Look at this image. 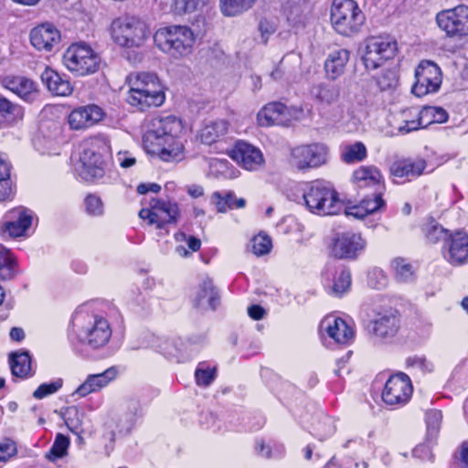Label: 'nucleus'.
I'll return each instance as SVG.
<instances>
[{
  "instance_id": "f257e3e1",
  "label": "nucleus",
  "mask_w": 468,
  "mask_h": 468,
  "mask_svg": "<svg viewBox=\"0 0 468 468\" xmlns=\"http://www.w3.org/2000/svg\"><path fill=\"white\" fill-rule=\"evenodd\" d=\"M182 132V122L174 115L153 118L144 135L145 148L163 161H180L184 158V145L179 140Z\"/></svg>"
},
{
  "instance_id": "f03ea898",
  "label": "nucleus",
  "mask_w": 468,
  "mask_h": 468,
  "mask_svg": "<svg viewBox=\"0 0 468 468\" xmlns=\"http://www.w3.org/2000/svg\"><path fill=\"white\" fill-rule=\"evenodd\" d=\"M127 82L129 90L126 101L131 106L144 112L151 107H159L164 103L165 100L164 87L156 74L132 73L128 76Z\"/></svg>"
},
{
  "instance_id": "7ed1b4c3",
  "label": "nucleus",
  "mask_w": 468,
  "mask_h": 468,
  "mask_svg": "<svg viewBox=\"0 0 468 468\" xmlns=\"http://www.w3.org/2000/svg\"><path fill=\"white\" fill-rule=\"evenodd\" d=\"M154 40L162 51L174 57H182L191 52L195 36L187 27L173 26L158 29Z\"/></svg>"
},
{
  "instance_id": "20e7f679",
  "label": "nucleus",
  "mask_w": 468,
  "mask_h": 468,
  "mask_svg": "<svg viewBox=\"0 0 468 468\" xmlns=\"http://www.w3.org/2000/svg\"><path fill=\"white\" fill-rule=\"evenodd\" d=\"M365 22V16L354 0H334L331 6V23L340 35L350 37L357 33Z\"/></svg>"
},
{
  "instance_id": "39448f33",
  "label": "nucleus",
  "mask_w": 468,
  "mask_h": 468,
  "mask_svg": "<svg viewBox=\"0 0 468 468\" xmlns=\"http://www.w3.org/2000/svg\"><path fill=\"white\" fill-rule=\"evenodd\" d=\"M112 37L122 47H141L150 36L146 23L136 16L116 18L112 23Z\"/></svg>"
},
{
  "instance_id": "423d86ee",
  "label": "nucleus",
  "mask_w": 468,
  "mask_h": 468,
  "mask_svg": "<svg viewBox=\"0 0 468 468\" xmlns=\"http://www.w3.org/2000/svg\"><path fill=\"white\" fill-rule=\"evenodd\" d=\"M62 60L69 71L79 76L95 73L101 63L99 55L83 42L71 44L64 52Z\"/></svg>"
},
{
  "instance_id": "0eeeda50",
  "label": "nucleus",
  "mask_w": 468,
  "mask_h": 468,
  "mask_svg": "<svg viewBox=\"0 0 468 468\" xmlns=\"http://www.w3.org/2000/svg\"><path fill=\"white\" fill-rule=\"evenodd\" d=\"M303 199L309 211L317 215H335L342 208L337 192L319 182L308 188Z\"/></svg>"
},
{
  "instance_id": "6e6552de",
  "label": "nucleus",
  "mask_w": 468,
  "mask_h": 468,
  "mask_svg": "<svg viewBox=\"0 0 468 468\" xmlns=\"http://www.w3.org/2000/svg\"><path fill=\"white\" fill-rule=\"evenodd\" d=\"M397 51V42L388 36H374L364 42L362 60L365 67L374 70L392 58Z\"/></svg>"
},
{
  "instance_id": "1a4fd4ad",
  "label": "nucleus",
  "mask_w": 468,
  "mask_h": 468,
  "mask_svg": "<svg viewBox=\"0 0 468 468\" xmlns=\"http://www.w3.org/2000/svg\"><path fill=\"white\" fill-rule=\"evenodd\" d=\"M436 22L449 37L462 39L468 37V5H459L439 12Z\"/></svg>"
},
{
  "instance_id": "9d476101",
  "label": "nucleus",
  "mask_w": 468,
  "mask_h": 468,
  "mask_svg": "<svg viewBox=\"0 0 468 468\" xmlns=\"http://www.w3.org/2000/svg\"><path fill=\"white\" fill-rule=\"evenodd\" d=\"M415 79L412 93L417 97H422L439 90L442 80L441 71L434 62L423 60L415 69Z\"/></svg>"
},
{
  "instance_id": "9b49d317",
  "label": "nucleus",
  "mask_w": 468,
  "mask_h": 468,
  "mask_svg": "<svg viewBox=\"0 0 468 468\" xmlns=\"http://www.w3.org/2000/svg\"><path fill=\"white\" fill-rule=\"evenodd\" d=\"M179 216V208L176 203L166 202L152 198L149 207L142 208L139 217L147 219L149 225H155L156 229H163L165 224L176 223Z\"/></svg>"
},
{
  "instance_id": "f8f14e48",
  "label": "nucleus",
  "mask_w": 468,
  "mask_h": 468,
  "mask_svg": "<svg viewBox=\"0 0 468 468\" xmlns=\"http://www.w3.org/2000/svg\"><path fill=\"white\" fill-rule=\"evenodd\" d=\"M367 247V240L360 233H338L332 241L331 254L338 260H356L363 253Z\"/></svg>"
},
{
  "instance_id": "ddd939ff",
  "label": "nucleus",
  "mask_w": 468,
  "mask_h": 468,
  "mask_svg": "<svg viewBox=\"0 0 468 468\" xmlns=\"http://www.w3.org/2000/svg\"><path fill=\"white\" fill-rule=\"evenodd\" d=\"M112 329L106 319L101 316H92L82 326L80 341L92 349L103 347L110 341Z\"/></svg>"
},
{
  "instance_id": "4468645a",
  "label": "nucleus",
  "mask_w": 468,
  "mask_h": 468,
  "mask_svg": "<svg viewBox=\"0 0 468 468\" xmlns=\"http://www.w3.org/2000/svg\"><path fill=\"white\" fill-rule=\"evenodd\" d=\"M327 153L323 144L300 145L292 150L291 163L300 170L318 167L326 162Z\"/></svg>"
},
{
  "instance_id": "2eb2a0df",
  "label": "nucleus",
  "mask_w": 468,
  "mask_h": 468,
  "mask_svg": "<svg viewBox=\"0 0 468 468\" xmlns=\"http://www.w3.org/2000/svg\"><path fill=\"white\" fill-rule=\"evenodd\" d=\"M412 392V386L410 378L404 373H398L391 376L386 382L382 392V399L385 403L396 405L405 403Z\"/></svg>"
},
{
  "instance_id": "dca6fc26",
  "label": "nucleus",
  "mask_w": 468,
  "mask_h": 468,
  "mask_svg": "<svg viewBox=\"0 0 468 468\" xmlns=\"http://www.w3.org/2000/svg\"><path fill=\"white\" fill-rule=\"evenodd\" d=\"M297 111L290 109L281 102H271L264 106L257 115L261 126H287L297 116Z\"/></svg>"
},
{
  "instance_id": "f3484780",
  "label": "nucleus",
  "mask_w": 468,
  "mask_h": 468,
  "mask_svg": "<svg viewBox=\"0 0 468 468\" xmlns=\"http://www.w3.org/2000/svg\"><path fill=\"white\" fill-rule=\"evenodd\" d=\"M29 38L36 49L50 52L59 45L61 36L53 24L47 22L32 28Z\"/></svg>"
},
{
  "instance_id": "a211bd4d",
  "label": "nucleus",
  "mask_w": 468,
  "mask_h": 468,
  "mask_svg": "<svg viewBox=\"0 0 468 468\" xmlns=\"http://www.w3.org/2000/svg\"><path fill=\"white\" fill-rule=\"evenodd\" d=\"M80 176L86 181L101 178L104 176V162L101 155L90 148H84L76 166Z\"/></svg>"
},
{
  "instance_id": "6ab92c4d",
  "label": "nucleus",
  "mask_w": 468,
  "mask_h": 468,
  "mask_svg": "<svg viewBox=\"0 0 468 468\" xmlns=\"http://www.w3.org/2000/svg\"><path fill=\"white\" fill-rule=\"evenodd\" d=\"M229 156L243 168L250 171L257 170L264 162L261 150L243 141L236 143L229 152Z\"/></svg>"
},
{
  "instance_id": "aec40b11",
  "label": "nucleus",
  "mask_w": 468,
  "mask_h": 468,
  "mask_svg": "<svg viewBox=\"0 0 468 468\" xmlns=\"http://www.w3.org/2000/svg\"><path fill=\"white\" fill-rule=\"evenodd\" d=\"M444 259L452 265H461L468 260V236L462 232L450 235L443 245Z\"/></svg>"
},
{
  "instance_id": "412c9836",
  "label": "nucleus",
  "mask_w": 468,
  "mask_h": 468,
  "mask_svg": "<svg viewBox=\"0 0 468 468\" xmlns=\"http://www.w3.org/2000/svg\"><path fill=\"white\" fill-rule=\"evenodd\" d=\"M102 115V110L99 106L90 104L71 111L68 122L72 130H84L99 122Z\"/></svg>"
},
{
  "instance_id": "4be33fe9",
  "label": "nucleus",
  "mask_w": 468,
  "mask_h": 468,
  "mask_svg": "<svg viewBox=\"0 0 468 468\" xmlns=\"http://www.w3.org/2000/svg\"><path fill=\"white\" fill-rule=\"evenodd\" d=\"M118 375L115 367H111L101 373L90 374L85 381L75 390V394L83 398L90 393L98 392L113 381Z\"/></svg>"
},
{
  "instance_id": "5701e85b",
  "label": "nucleus",
  "mask_w": 468,
  "mask_h": 468,
  "mask_svg": "<svg viewBox=\"0 0 468 468\" xmlns=\"http://www.w3.org/2000/svg\"><path fill=\"white\" fill-rule=\"evenodd\" d=\"M6 218L8 220L4 224L2 229L13 238L23 236L32 224V215L24 207L10 210Z\"/></svg>"
},
{
  "instance_id": "b1692460",
  "label": "nucleus",
  "mask_w": 468,
  "mask_h": 468,
  "mask_svg": "<svg viewBox=\"0 0 468 468\" xmlns=\"http://www.w3.org/2000/svg\"><path fill=\"white\" fill-rule=\"evenodd\" d=\"M41 80L48 90L56 96H69L73 90V87L68 78L49 68H46L41 73Z\"/></svg>"
},
{
  "instance_id": "393cba45",
  "label": "nucleus",
  "mask_w": 468,
  "mask_h": 468,
  "mask_svg": "<svg viewBox=\"0 0 468 468\" xmlns=\"http://www.w3.org/2000/svg\"><path fill=\"white\" fill-rule=\"evenodd\" d=\"M320 326L336 343L344 344L353 337L352 329L341 318L326 317L321 322Z\"/></svg>"
},
{
  "instance_id": "a878e982",
  "label": "nucleus",
  "mask_w": 468,
  "mask_h": 468,
  "mask_svg": "<svg viewBox=\"0 0 468 468\" xmlns=\"http://www.w3.org/2000/svg\"><path fill=\"white\" fill-rule=\"evenodd\" d=\"M5 86L27 102H32L37 97L36 84L25 77L6 78L5 80Z\"/></svg>"
},
{
  "instance_id": "bb28decb",
  "label": "nucleus",
  "mask_w": 468,
  "mask_h": 468,
  "mask_svg": "<svg viewBox=\"0 0 468 468\" xmlns=\"http://www.w3.org/2000/svg\"><path fill=\"white\" fill-rule=\"evenodd\" d=\"M350 58V52L346 48L333 50L324 62L326 76L335 80L345 71L346 65Z\"/></svg>"
},
{
  "instance_id": "cd10ccee",
  "label": "nucleus",
  "mask_w": 468,
  "mask_h": 468,
  "mask_svg": "<svg viewBox=\"0 0 468 468\" xmlns=\"http://www.w3.org/2000/svg\"><path fill=\"white\" fill-rule=\"evenodd\" d=\"M426 167L423 159H404L392 164L390 174L394 177H417L422 174Z\"/></svg>"
},
{
  "instance_id": "c85d7f7f",
  "label": "nucleus",
  "mask_w": 468,
  "mask_h": 468,
  "mask_svg": "<svg viewBox=\"0 0 468 468\" xmlns=\"http://www.w3.org/2000/svg\"><path fill=\"white\" fill-rule=\"evenodd\" d=\"M352 182L357 188L375 187L381 184L382 176L375 166H360L354 171Z\"/></svg>"
},
{
  "instance_id": "c756f323",
  "label": "nucleus",
  "mask_w": 468,
  "mask_h": 468,
  "mask_svg": "<svg viewBox=\"0 0 468 468\" xmlns=\"http://www.w3.org/2000/svg\"><path fill=\"white\" fill-rule=\"evenodd\" d=\"M218 303V293L215 290L212 281L204 280L195 298V305L204 310H215Z\"/></svg>"
},
{
  "instance_id": "7c9ffc66",
  "label": "nucleus",
  "mask_w": 468,
  "mask_h": 468,
  "mask_svg": "<svg viewBox=\"0 0 468 468\" xmlns=\"http://www.w3.org/2000/svg\"><path fill=\"white\" fill-rule=\"evenodd\" d=\"M399 328V319L394 314H386L374 322L373 331L381 338L394 336Z\"/></svg>"
},
{
  "instance_id": "2f4dec72",
  "label": "nucleus",
  "mask_w": 468,
  "mask_h": 468,
  "mask_svg": "<svg viewBox=\"0 0 468 468\" xmlns=\"http://www.w3.org/2000/svg\"><path fill=\"white\" fill-rule=\"evenodd\" d=\"M228 128L229 123L225 120L211 122L201 129L199 133L200 140L203 144H211L224 136Z\"/></svg>"
},
{
  "instance_id": "473e14b6",
  "label": "nucleus",
  "mask_w": 468,
  "mask_h": 468,
  "mask_svg": "<svg viewBox=\"0 0 468 468\" xmlns=\"http://www.w3.org/2000/svg\"><path fill=\"white\" fill-rule=\"evenodd\" d=\"M12 196L11 165L0 155V201H5Z\"/></svg>"
},
{
  "instance_id": "72a5a7b5",
  "label": "nucleus",
  "mask_w": 468,
  "mask_h": 468,
  "mask_svg": "<svg viewBox=\"0 0 468 468\" xmlns=\"http://www.w3.org/2000/svg\"><path fill=\"white\" fill-rule=\"evenodd\" d=\"M257 0H219L221 13L225 16H236L250 9Z\"/></svg>"
},
{
  "instance_id": "f704fd0d",
  "label": "nucleus",
  "mask_w": 468,
  "mask_h": 468,
  "mask_svg": "<svg viewBox=\"0 0 468 468\" xmlns=\"http://www.w3.org/2000/svg\"><path fill=\"white\" fill-rule=\"evenodd\" d=\"M313 93L318 101L330 105L338 101L340 89L335 85L322 83L314 88Z\"/></svg>"
},
{
  "instance_id": "c9c22d12",
  "label": "nucleus",
  "mask_w": 468,
  "mask_h": 468,
  "mask_svg": "<svg viewBox=\"0 0 468 468\" xmlns=\"http://www.w3.org/2000/svg\"><path fill=\"white\" fill-rule=\"evenodd\" d=\"M11 370L16 377H27L31 369V359L27 352L16 353L12 355Z\"/></svg>"
},
{
  "instance_id": "e433bc0d",
  "label": "nucleus",
  "mask_w": 468,
  "mask_h": 468,
  "mask_svg": "<svg viewBox=\"0 0 468 468\" xmlns=\"http://www.w3.org/2000/svg\"><path fill=\"white\" fill-rule=\"evenodd\" d=\"M63 417L65 423L70 431L80 436L83 431L81 429L84 417L83 411L74 406L68 407L63 413Z\"/></svg>"
},
{
  "instance_id": "4c0bfd02",
  "label": "nucleus",
  "mask_w": 468,
  "mask_h": 468,
  "mask_svg": "<svg viewBox=\"0 0 468 468\" xmlns=\"http://www.w3.org/2000/svg\"><path fill=\"white\" fill-rule=\"evenodd\" d=\"M408 113L413 116H423L424 119L432 118L431 121L426 122L427 124L431 122L442 123L445 122L448 119L447 112L440 107H425L421 111H420L419 109H414L410 112H406V114Z\"/></svg>"
},
{
  "instance_id": "58836bf2",
  "label": "nucleus",
  "mask_w": 468,
  "mask_h": 468,
  "mask_svg": "<svg viewBox=\"0 0 468 468\" xmlns=\"http://www.w3.org/2000/svg\"><path fill=\"white\" fill-rule=\"evenodd\" d=\"M367 157V148L361 142L345 146L342 158L347 163L361 162Z\"/></svg>"
},
{
  "instance_id": "ea45409f",
  "label": "nucleus",
  "mask_w": 468,
  "mask_h": 468,
  "mask_svg": "<svg viewBox=\"0 0 468 468\" xmlns=\"http://www.w3.org/2000/svg\"><path fill=\"white\" fill-rule=\"evenodd\" d=\"M14 264L9 250L0 245V279L10 280L15 276Z\"/></svg>"
},
{
  "instance_id": "a19ab883",
  "label": "nucleus",
  "mask_w": 468,
  "mask_h": 468,
  "mask_svg": "<svg viewBox=\"0 0 468 468\" xmlns=\"http://www.w3.org/2000/svg\"><path fill=\"white\" fill-rule=\"evenodd\" d=\"M392 267L399 281L407 282L413 279L414 270L405 259L397 258L392 261Z\"/></svg>"
},
{
  "instance_id": "79ce46f5",
  "label": "nucleus",
  "mask_w": 468,
  "mask_h": 468,
  "mask_svg": "<svg viewBox=\"0 0 468 468\" xmlns=\"http://www.w3.org/2000/svg\"><path fill=\"white\" fill-rule=\"evenodd\" d=\"M351 286V272L347 269L342 270L335 279L332 294L336 297H341L347 292Z\"/></svg>"
},
{
  "instance_id": "37998d69",
  "label": "nucleus",
  "mask_w": 468,
  "mask_h": 468,
  "mask_svg": "<svg viewBox=\"0 0 468 468\" xmlns=\"http://www.w3.org/2000/svg\"><path fill=\"white\" fill-rule=\"evenodd\" d=\"M69 445V440L67 436L58 433L51 446L49 452L46 454V457L50 461L62 458L68 451Z\"/></svg>"
},
{
  "instance_id": "c03bdc74",
  "label": "nucleus",
  "mask_w": 468,
  "mask_h": 468,
  "mask_svg": "<svg viewBox=\"0 0 468 468\" xmlns=\"http://www.w3.org/2000/svg\"><path fill=\"white\" fill-rule=\"evenodd\" d=\"M424 231L428 240L432 243H437L441 240L444 242V244H446L447 239L451 235L449 231L445 229L442 226L434 222L429 223L425 227Z\"/></svg>"
},
{
  "instance_id": "a18cd8bd",
  "label": "nucleus",
  "mask_w": 468,
  "mask_h": 468,
  "mask_svg": "<svg viewBox=\"0 0 468 468\" xmlns=\"http://www.w3.org/2000/svg\"><path fill=\"white\" fill-rule=\"evenodd\" d=\"M414 109L415 108H411L402 112L403 124L399 127V132L408 133L410 132L418 130L420 127H425L427 125V123H424L423 116L420 117V115L413 116L410 115L409 113L406 114V112H410Z\"/></svg>"
},
{
  "instance_id": "49530a36",
  "label": "nucleus",
  "mask_w": 468,
  "mask_h": 468,
  "mask_svg": "<svg viewBox=\"0 0 468 468\" xmlns=\"http://www.w3.org/2000/svg\"><path fill=\"white\" fill-rule=\"evenodd\" d=\"M208 0H175L174 9L176 14L182 15L201 10Z\"/></svg>"
},
{
  "instance_id": "de8ad7c7",
  "label": "nucleus",
  "mask_w": 468,
  "mask_h": 468,
  "mask_svg": "<svg viewBox=\"0 0 468 468\" xmlns=\"http://www.w3.org/2000/svg\"><path fill=\"white\" fill-rule=\"evenodd\" d=\"M309 8L307 0H286L283 4V9L292 19L298 18L304 11Z\"/></svg>"
},
{
  "instance_id": "09e8293b",
  "label": "nucleus",
  "mask_w": 468,
  "mask_h": 468,
  "mask_svg": "<svg viewBox=\"0 0 468 468\" xmlns=\"http://www.w3.org/2000/svg\"><path fill=\"white\" fill-rule=\"evenodd\" d=\"M271 240L267 235L255 236L251 240L252 252L257 256H262L270 252Z\"/></svg>"
},
{
  "instance_id": "8fccbe9b",
  "label": "nucleus",
  "mask_w": 468,
  "mask_h": 468,
  "mask_svg": "<svg viewBox=\"0 0 468 468\" xmlns=\"http://www.w3.org/2000/svg\"><path fill=\"white\" fill-rule=\"evenodd\" d=\"M63 381L58 378L50 383L41 384L33 393L35 399H41L48 395L56 393L61 387Z\"/></svg>"
},
{
  "instance_id": "3c124183",
  "label": "nucleus",
  "mask_w": 468,
  "mask_h": 468,
  "mask_svg": "<svg viewBox=\"0 0 468 468\" xmlns=\"http://www.w3.org/2000/svg\"><path fill=\"white\" fill-rule=\"evenodd\" d=\"M441 419L442 414L440 410H431L426 413L427 430L430 435L434 436L438 433Z\"/></svg>"
},
{
  "instance_id": "603ef678",
  "label": "nucleus",
  "mask_w": 468,
  "mask_h": 468,
  "mask_svg": "<svg viewBox=\"0 0 468 468\" xmlns=\"http://www.w3.org/2000/svg\"><path fill=\"white\" fill-rule=\"evenodd\" d=\"M86 211L91 216L103 214V204L101 198L95 195H89L85 199Z\"/></svg>"
},
{
  "instance_id": "864d4df0",
  "label": "nucleus",
  "mask_w": 468,
  "mask_h": 468,
  "mask_svg": "<svg viewBox=\"0 0 468 468\" xmlns=\"http://www.w3.org/2000/svg\"><path fill=\"white\" fill-rule=\"evenodd\" d=\"M378 84L381 90H388L395 87L398 82V77L395 70H385L378 78Z\"/></svg>"
},
{
  "instance_id": "5fc2aeb1",
  "label": "nucleus",
  "mask_w": 468,
  "mask_h": 468,
  "mask_svg": "<svg viewBox=\"0 0 468 468\" xmlns=\"http://www.w3.org/2000/svg\"><path fill=\"white\" fill-rule=\"evenodd\" d=\"M215 369L207 368L203 369L201 367H198L196 370L195 377L196 381L198 386L207 387L209 386L212 381L215 379Z\"/></svg>"
},
{
  "instance_id": "6e6d98bb",
  "label": "nucleus",
  "mask_w": 468,
  "mask_h": 468,
  "mask_svg": "<svg viewBox=\"0 0 468 468\" xmlns=\"http://www.w3.org/2000/svg\"><path fill=\"white\" fill-rule=\"evenodd\" d=\"M15 106L5 97L0 95V126L4 125L12 118Z\"/></svg>"
},
{
  "instance_id": "4d7b16f0",
  "label": "nucleus",
  "mask_w": 468,
  "mask_h": 468,
  "mask_svg": "<svg viewBox=\"0 0 468 468\" xmlns=\"http://www.w3.org/2000/svg\"><path fill=\"white\" fill-rule=\"evenodd\" d=\"M362 204L366 207L368 214H372L384 207L385 202L381 197L380 193H375L373 198H364Z\"/></svg>"
},
{
  "instance_id": "13d9d810",
  "label": "nucleus",
  "mask_w": 468,
  "mask_h": 468,
  "mask_svg": "<svg viewBox=\"0 0 468 468\" xmlns=\"http://www.w3.org/2000/svg\"><path fill=\"white\" fill-rule=\"evenodd\" d=\"M407 364L409 367H418L422 371H431L432 365L428 362L424 357H412L407 360Z\"/></svg>"
},
{
  "instance_id": "bf43d9fd",
  "label": "nucleus",
  "mask_w": 468,
  "mask_h": 468,
  "mask_svg": "<svg viewBox=\"0 0 468 468\" xmlns=\"http://www.w3.org/2000/svg\"><path fill=\"white\" fill-rule=\"evenodd\" d=\"M16 448L13 442H5L0 444V462H6L15 455Z\"/></svg>"
},
{
  "instance_id": "052dcab7",
  "label": "nucleus",
  "mask_w": 468,
  "mask_h": 468,
  "mask_svg": "<svg viewBox=\"0 0 468 468\" xmlns=\"http://www.w3.org/2000/svg\"><path fill=\"white\" fill-rule=\"evenodd\" d=\"M212 200L217 207V210L219 213H225L228 209H230V207L226 200L225 196H222L219 192H215L212 195Z\"/></svg>"
},
{
  "instance_id": "680f3d73",
  "label": "nucleus",
  "mask_w": 468,
  "mask_h": 468,
  "mask_svg": "<svg viewBox=\"0 0 468 468\" xmlns=\"http://www.w3.org/2000/svg\"><path fill=\"white\" fill-rule=\"evenodd\" d=\"M346 214L347 216H352V217H354L356 218H359V219H362L366 216L369 215L367 213L366 207L362 204V202L359 205H356V206H352V207H347L346 209Z\"/></svg>"
},
{
  "instance_id": "e2e57ef3",
  "label": "nucleus",
  "mask_w": 468,
  "mask_h": 468,
  "mask_svg": "<svg viewBox=\"0 0 468 468\" xmlns=\"http://www.w3.org/2000/svg\"><path fill=\"white\" fill-rule=\"evenodd\" d=\"M116 161L123 168H129L136 163L135 158L128 152H119L116 155Z\"/></svg>"
},
{
  "instance_id": "0e129e2a",
  "label": "nucleus",
  "mask_w": 468,
  "mask_h": 468,
  "mask_svg": "<svg viewBox=\"0 0 468 468\" xmlns=\"http://www.w3.org/2000/svg\"><path fill=\"white\" fill-rule=\"evenodd\" d=\"M225 197L226 200H228L230 209L234 207L242 208L246 205V200L244 198H236L235 195L232 192H228L225 195Z\"/></svg>"
},
{
  "instance_id": "69168bd1",
  "label": "nucleus",
  "mask_w": 468,
  "mask_h": 468,
  "mask_svg": "<svg viewBox=\"0 0 468 468\" xmlns=\"http://www.w3.org/2000/svg\"><path fill=\"white\" fill-rule=\"evenodd\" d=\"M286 75V70L284 67V60L282 59L280 63L272 69L270 76L271 78L275 80H282Z\"/></svg>"
},
{
  "instance_id": "338daca9",
  "label": "nucleus",
  "mask_w": 468,
  "mask_h": 468,
  "mask_svg": "<svg viewBox=\"0 0 468 468\" xmlns=\"http://www.w3.org/2000/svg\"><path fill=\"white\" fill-rule=\"evenodd\" d=\"M266 312L265 310L257 304L251 305L248 308V314L253 320H261L264 317Z\"/></svg>"
},
{
  "instance_id": "774afa93",
  "label": "nucleus",
  "mask_w": 468,
  "mask_h": 468,
  "mask_svg": "<svg viewBox=\"0 0 468 468\" xmlns=\"http://www.w3.org/2000/svg\"><path fill=\"white\" fill-rule=\"evenodd\" d=\"M461 468H468V442H463L460 448Z\"/></svg>"
}]
</instances>
